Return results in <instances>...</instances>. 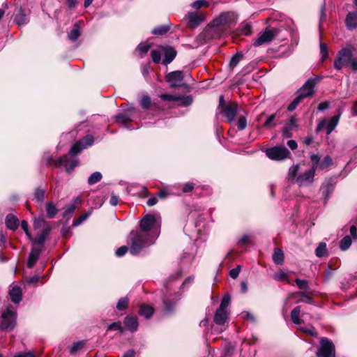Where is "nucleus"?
Instances as JSON below:
<instances>
[{"label":"nucleus","instance_id":"nucleus-10","mask_svg":"<svg viewBox=\"0 0 357 357\" xmlns=\"http://www.w3.org/2000/svg\"><path fill=\"white\" fill-rule=\"evenodd\" d=\"M342 113L338 112L337 115L333 116L328 122L326 120L320 121L317 126V130L320 131L323 128L326 130V134L329 135L337 126Z\"/></svg>","mask_w":357,"mask_h":357},{"label":"nucleus","instance_id":"nucleus-24","mask_svg":"<svg viewBox=\"0 0 357 357\" xmlns=\"http://www.w3.org/2000/svg\"><path fill=\"white\" fill-rule=\"evenodd\" d=\"M51 231V227H46L43 231L38 234L36 238H34L33 243H38L39 245H43L46 238L49 236Z\"/></svg>","mask_w":357,"mask_h":357},{"label":"nucleus","instance_id":"nucleus-51","mask_svg":"<svg viewBox=\"0 0 357 357\" xmlns=\"http://www.w3.org/2000/svg\"><path fill=\"white\" fill-rule=\"evenodd\" d=\"M116 121L122 124H126L127 122L132 121L127 114H119L115 116Z\"/></svg>","mask_w":357,"mask_h":357},{"label":"nucleus","instance_id":"nucleus-63","mask_svg":"<svg viewBox=\"0 0 357 357\" xmlns=\"http://www.w3.org/2000/svg\"><path fill=\"white\" fill-rule=\"evenodd\" d=\"M45 223V221L44 220V218L42 216V217H39L38 218H36L34 220V222H33V227L35 229H39L42 226H43Z\"/></svg>","mask_w":357,"mask_h":357},{"label":"nucleus","instance_id":"nucleus-3","mask_svg":"<svg viewBox=\"0 0 357 357\" xmlns=\"http://www.w3.org/2000/svg\"><path fill=\"white\" fill-rule=\"evenodd\" d=\"M46 160L48 165H54L56 167L64 165L66 172L69 174L79 165V160L77 158L68 155H65L56 160H53L52 158H47Z\"/></svg>","mask_w":357,"mask_h":357},{"label":"nucleus","instance_id":"nucleus-49","mask_svg":"<svg viewBox=\"0 0 357 357\" xmlns=\"http://www.w3.org/2000/svg\"><path fill=\"white\" fill-rule=\"evenodd\" d=\"M275 119V114H271L267 116V119L264 123V127L269 129H272L275 128V124L273 123V121Z\"/></svg>","mask_w":357,"mask_h":357},{"label":"nucleus","instance_id":"nucleus-25","mask_svg":"<svg viewBox=\"0 0 357 357\" xmlns=\"http://www.w3.org/2000/svg\"><path fill=\"white\" fill-rule=\"evenodd\" d=\"M220 24H208L204 31L205 36L208 39L218 36V33H211V32L218 31Z\"/></svg>","mask_w":357,"mask_h":357},{"label":"nucleus","instance_id":"nucleus-56","mask_svg":"<svg viewBox=\"0 0 357 357\" xmlns=\"http://www.w3.org/2000/svg\"><path fill=\"white\" fill-rule=\"evenodd\" d=\"M320 54L321 55L322 60L324 61L328 58V50L327 45L325 43H320Z\"/></svg>","mask_w":357,"mask_h":357},{"label":"nucleus","instance_id":"nucleus-42","mask_svg":"<svg viewBox=\"0 0 357 357\" xmlns=\"http://www.w3.org/2000/svg\"><path fill=\"white\" fill-rule=\"evenodd\" d=\"M128 303L129 298L128 297L121 298L116 304V309L120 311L125 310L127 307Z\"/></svg>","mask_w":357,"mask_h":357},{"label":"nucleus","instance_id":"nucleus-18","mask_svg":"<svg viewBox=\"0 0 357 357\" xmlns=\"http://www.w3.org/2000/svg\"><path fill=\"white\" fill-rule=\"evenodd\" d=\"M10 300L13 303L17 304L22 301V290L18 286H13L9 291Z\"/></svg>","mask_w":357,"mask_h":357},{"label":"nucleus","instance_id":"nucleus-32","mask_svg":"<svg viewBox=\"0 0 357 357\" xmlns=\"http://www.w3.org/2000/svg\"><path fill=\"white\" fill-rule=\"evenodd\" d=\"M301 306L295 307L291 312V319L295 324H301L303 321L299 318Z\"/></svg>","mask_w":357,"mask_h":357},{"label":"nucleus","instance_id":"nucleus-34","mask_svg":"<svg viewBox=\"0 0 357 357\" xmlns=\"http://www.w3.org/2000/svg\"><path fill=\"white\" fill-rule=\"evenodd\" d=\"M169 29L170 26L169 25L162 24L154 28L151 32L154 35L162 36L167 33Z\"/></svg>","mask_w":357,"mask_h":357},{"label":"nucleus","instance_id":"nucleus-36","mask_svg":"<svg viewBox=\"0 0 357 357\" xmlns=\"http://www.w3.org/2000/svg\"><path fill=\"white\" fill-rule=\"evenodd\" d=\"M303 95L297 93L296 97L292 100V102L288 105L287 109L289 112H293L296 109L298 105L304 100L302 98Z\"/></svg>","mask_w":357,"mask_h":357},{"label":"nucleus","instance_id":"nucleus-19","mask_svg":"<svg viewBox=\"0 0 357 357\" xmlns=\"http://www.w3.org/2000/svg\"><path fill=\"white\" fill-rule=\"evenodd\" d=\"M41 253V249L40 248H32L27 261V267L31 268L36 264Z\"/></svg>","mask_w":357,"mask_h":357},{"label":"nucleus","instance_id":"nucleus-2","mask_svg":"<svg viewBox=\"0 0 357 357\" xmlns=\"http://www.w3.org/2000/svg\"><path fill=\"white\" fill-rule=\"evenodd\" d=\"M298 165L291 166L288 172L289 180L294 181L299 187L309 186L314 182L315 175L314 168H310L303 172H301L298 175Z\"/></svg>","mask_w":357,"mask_h":357},{"label":"nucleus","instance_id":"nucleus-20","mask_svg":"<svg viewBox=\"0 0 357 357\" xmlns=\"http://www.w3.org/2000/svg\"><path fill=\"white\" fill-rule=\"evenodd\" d=\"M5 224L8 229L15 231L18 228L19 220L15 215L8 214L6 217Z\"/></svg>","mask_w":357,"mask_h":357},{"label":"nucleus","instance_id":"nucleus-5","mask_svg":"<svg viewBox=\"0 0 357 357\" xmlns=\"http://www.w3.org/2000/svg\"><path fill=\"white\" fill-rule=\"evenodd\" d=\"M320 348L317 352V357H335V345L327 337L320 339Z\"/></svg>","mask_w":357,"mask_h":357},{"label":"nucleus","instance_id":"nucleus-12","mask_svg":"<svg viewBox=\"0 0 357 357\" xmlns=\"http://www.w3.org/2000/svg\"><path fill=\"white\" fill-rule=\"evenodd\" d=\"M179 295L175 294L174 297L169 298L168 296H165L163 298V303H164V312L166 314H172L176 307V305L177 301L179 300Z\"/></svg>","mask_w":357,"mask_h":357},{"label":"nucleus","instance_id":"nucleus-22","mask_svg":"<svg viewBox=\"0 0 357 357\" xmlns=\"http://www.w3.org/2000/svg\"><path fill=\"white\" fill-rule=\"evenodd\" d=\"M188 22H203L206 20V15L203 12L190 13L188 15Z\"/></svg>","mask_w":357,"mask_h":357},{"label":"nucleus","instance_id":"nucleus-16","mask_svg":"<svg viewBox=\"0 0 357 357\" xmlns=\"http://www.w3.org/2000/svg\"><path fill=\"white\" fill-rule=\"evenodd\" d=\"M163 59L162 63L165 65L170 63L176 56V51L172 47L162 48Z\"/></svg>","mask_w":357,"mask_h":357},{"label":"nucleus","instance_id":"nucleus-35","mask_svg":"<svg viewBox=\"0 0 357 357\" xmlns=\"http://www.w3.org/2000/svg\"><path fill=\"white\" fill-rule=\"evenodd\" d=\"M333 190L334 186L329 183L324 185L321 188L322 195L326 199H328L329 198L330 195L333 192Z\"/></svg>","mask_w":357,"mask_h":357},{"label":"nucleus","instance_id":"nucleus-7","mask_svg":"<svg viewBox=\"0 0 357 357\" xmlns=\"http://www.w3.org/2000/svg\"><path fill=\"white\" fill-rule=\"evenodd\" d=\"M277 34V30L275 28L268 26L266 29L259 33L258 38L253 43L255 47H259L267 44L273 40Z\"/></svg>","mask_w":357,"mask_h":357},{"label":"nucleus","instance_id":"nucleus-1","mask_svg":"<svg viewBox=\"0 0 357 357\" xmlns=\"http://www.w3.org/2000/svg\"><path fill=\"white\" fill-rule=\"evenodd\" d=\"M139 230L132 231L129 235V251L132 255L153 245L160 234L159 217L153 214L146 215L139 222Z\"/></svg>","mask_w":357,"mask_h":357},{"label":"nucleus","instance_id":"nucleus-33","mask_svg":"<svg viewBox=\"0 0 357 357\" xmlns=\"http://www.w3.org/2000/svg\"><path fill=\"white\" fill-rule=\"evenodd\" d=\"M80 36V27L78 24H74L71 31L68 33V39L71 41H75Z\"/></svg>","mask_w":357,"mask_h":357},{"label":"nucleus","instance_id":"nucleus-54","mask_svg":"<svg viewBox=\"0 0 357 357\" xmlns=\"http://www.w3.org/2000/svg\"><path fill=\"white\" fill-rule=\"evenodd\" d=\"M208 6V2L206 0H197L192 3V7L195 10H198L202 7H206Z\"/></svg>","mask_w":357,"mask_h":357},{"label":"nucleus","instance_id":"nucleus-8","mask_svg":"<svg viewBox=\"0 0 357 357\" xmlns=\"http://www.w3.org/2000/svg\"><path fill=\"white\" fill-rule=\"evenodd\" d=\"M352 57V51L350 48H343L338 53L334 61V67L336 70H340L342 68L351 62Z\"/></svg>","mask_w":357,"mask_h":357},{"label":"nucleus","instance_id":"nucleus-55","mask_svg":"<svg viewBox=\"0 0 357 357\" xmlns=\"http://www.w3.org/2000/svg\"><path fill=\"white\" fill-rule=\"evenodd\" d=\"M151 58L155 63H159L161 61V52L158 50L151 51Z\"/></svg>","mask_w":357,"mask_h":357},{"label":"nucleus","instance_id":"nucleus-26","mask_svg":"<svg viewBox=\"0 0 357 357\" xmlns=\"http://www.w3.org/2000/svg\"><path fill=\"white\" fill-rule=\"evenodd\" d=\"M154 313V309L153 307L143 304L140 306L139 314V315L144 317L146 319H149Z\"/></svg>","mask_w":357,"mask_h":357},{"label":"nucleus","instance_id":"nucleus-13","mask_svg":"<svg viewBox=\"0 0 357 357\" xmlns=\"http://www.w3.org/2000/svg\"><path fill=\"white\" fill-rule=\"evenodd\" d=\"M238 111V105L236 103H231L227 105L222 112L225 114L227 119L228 122H232Z\"/></svg>","mask_w":357,"mask_h":357},{"label":"nucleus","instance_id":"nucleus-61","mask_svg":"<svg viewBox=\"0 0 357 357\" xmlns=\"http://www.w3.org/2000/svg\"><path fill=\"white\" fill-rule=\"evenodd\" d=\"M300 330L304 332L305 333H307L311 336L316 337L317 335V332L316 329L313 326L307 327V328H303L301 327Z\"/></svg>","mask_w":357,"mask_h":357},{"label":"nucleus","instance_id":"nucleus-40","mask_svg":"<svg viewBox=\"0 0 357 357\" xmlns=\"http://www.w3.org/2000/svg\"><path fill=\"white\" fill-rule=\"evenodd\" d=\"M352 241L349 236H344L340 243V248L342 250H347L351 245Z\"/></svg>","mask_w":357,"mask_h":357},{"label":"nucleus","instance_id":"nucleus-23","mask_svg":"<svg viewBox=\"0 0 357 357\" xmlns=\"http://www.w3.org/2000/svg\"><path fill=\"white\" fill-rule=\"evenodd\" d=\"M272 277L273 280L278 282H286L288 284L291 283L289 273L284 271L274 273Z\"/></svg>","mask_w":357,"mask_h":357},{"label":"nucleus","instance_id":"nucleus-14","mask_svg":"<svg viewBox=\"0 0 357 357\" xmlns=\"http://www.w3.org/2000/svg\"><path fill=\"white\" fill-rule=\"evenodd\" d=\"M238 19L237 13L234 11H227L222 13L218 17L215 18L212 22H235Z\"/></svg>","mask_w":357,"mask_h":357},{"label":"nucleus","instance_id":"nucleus-50","mask_svg":"<svg viewBox=\"0 0 357 357\" xmlns=\"http://www.w3.org/2000/svg\"><path fill=\"white\" fill-rule=\"evenodd\" d=\"M80 142L83 145L84 148L86 149L88 146H91L93 144L94 138H93V137L92 135H86V137H84L80 141Z\"/></svg>","mask_w":357,"mask_h":357},{"label":"nucleus","instance_id":"nucleus-4","mask_svg":"<svg viewBox=\"0 0 357 357\" xmlns=\"http://www.w3.org/2000/svg\"><path fill=\"white\" fill-rule=\"evenodd\" d=\"M16 324V312L13 310L12 306H8L6 310L1 314L0 321V330L11 331Z\"/></svg>","mask_w":357,"mask_h":357},{"label":"nucleus","instance_id":"nucleus-15","mask_svg":"<svg viewBox=\"0 0 357 357\" xmlns=\"http://www.w3.org/2000/svg\"><path fill=\"white\" fill-rule=\"evenodd\" d=\"M296 127V119L294 116H291L289 122L282 128V132L283 137L290 138L292 136L293 130Z\"/></svg>","mask_w":357,"mask_h":357},{"label":"nucleus","instance_id":"nucleus-62","mask_svg":"<svg viewBox=\"0 0 357 357\" xmlns=\"http://www.w3.org/2000/svg\"><path fill=\"white\" fill-rule=\"evenodd\" d=\"M90 215V213L82 214L77 220H75L73 223V227H77L85 221Z\"/></svg>","mask_w":357,"mask_h":357},{"label":"nucleus","instance_id":"nucleus-57","mask_svg":"<svg viewBox=\"0 0 357 357\" xmlns=\"http://www.w3.org/2000/svg\"><path fill=\"white\" fill-rule=\"evenodd\" d=\"M310 160L313 163V165L311 168H314V172L317 169H318V167L320 163V158L319 155L317 154H312L310 155Z\"/></svg>","mask_w":357,"mask_h":357},{"label":"nucleus","instance_id":"nucleus-45","mask_svg":"<svg viewBox=\"0 0 357 357\" xmlns=\"http://www.w3.org/2000/svg\"><path fill=\"white\" fill-rule=\"evenodd\" d=\"M332 158L329 155H326L324 158L320 162L318 169H324L328 167L332 164Z\"/></svg>","mask_w":357,"mask_h":357},{"label":"nucleus","instance_id":"nucleus-43","mask_svg":"<svg viewBox=\"0 0 357 357\" xmlns=\"http://www.w3.org/2000/svg\"><path fill=\"white\" fill-rule=\"evenodd\" d=\"M179 105L181 106H188L192 102V98L191 96H178Z\"/></svg>","mask_w":357,"mask_h":357},{"label":"nucleus","instance_id":"nucleus-58","mask_svg":"<svg viewBox=\"0 0 357 357\" xmlns=\"http://www.w3.org/2000/svg\"><path fill=\"white\" fill-rule=\"evenodd\" d=\"M150 104L151 98H149V96L147 95L143 96L140 100L141 106L144 109H147L150 106Z\"/></svg>","mask_w":357,"mask_h":357},{"label":"nucleus","instance_id":"nucleus-9","mask_svg":"<svg viewBox=\"0 0 357 357\" xmlns=\"http://www.w3.org/2000/svg\"><path fill=\"white\" fill-rule=\"evenodd\" d=\"M183 78V73L180 70L171 72L166 76V80L172 88L185 86Z\"/></svg>","mask_w":357,"mask_h":357},{"label":"nucleus","instance_id":"nucleus-31","mask_svg":"<svg viewBox=\"0 0 357 357\" xmlns=\"http://www.w3.org/2000/svg\"><path fill=\"white\" fill-rule=\"evenodd\" d=\"M307 293L310 294V291H308V292H305V291L296 292V293L291 294L289 297H292V296L298 295V296L303 297V298L298 300L297 301V303L305 302V303H307L309 304H313L314 301H313L312 298L310 296L307 295Z\"/></svg>","mask_w":357,"mask_h":357},{"label":"nucleus","instance_id":"nucleus-46","mask_svg":"<svg viewBox=\"0 0 357 357\" xmlns=\"http://www.w3.org/2000/svg\"><path fill=\"white\" fill-rule=\"evenodd\" d=\"M296 284L300 289L304 290L305 292H308L307 290L309 289V284L307 280L296 279Z\"/></svg>","mask_w":357,"mask_h":357},{"label":"nucleus","instance_id":"nucleus-64","mask_svg":"<svg viewBox=\"0 0 357 357\" xmlns=\"http://www.w3.org/2000/svg\"><path fill=\"white\" fill-rule=\"evenodd\" d=\"M346 22H357V12L349 13L347 16Z\"/></svg>","mask_w":357,"mask_h":357},{"label":"nucleus","instance_id":"nucleus-59","mask_svg":"<svg viewBox=\"0 0 357 357\" xmlns=\"http://www.w3.org/2000/svg\"><path fill=\"white\" fill-rule=\"evenodd\" d=\"M250 242V236L248 234H243L242 237L238 241L239 246H244L249 244Z\"/></svg>","mask_w":357,"mask_h":357},{"label":"nucleus","instance_id":"nucleus-28","mask_svg":"<svg viewBox=\"0 0 357 357\" xmlns=\"http://www.w3.org/2000/svg\"><path fill=\"white\" fill-rule=\"evenodd\" d=\"M85 345L84 340H79L73 342V344L69 347V353L70 355H76Z\"/></svg>","mask_w":357,"mask_h":357},{"label":"nucleus","instance_id":"nucleus-27","mask_svg":"<svg viewBox=\"0 0 357 357\" xmlns=\"http://www.w3.org/2000/svg\"><path fill=\"white\" fill-rule=\"evenodd\" d=\"M268 20L272 22H282L283 21H287L288 17L280 12L274 11L270 15Z\"/></svg>","mask_w":357,"mask_h":357},{"label":"nucleus","instance_id":"nucleus-47","mask_svg":"<svg viewBox=\"0 0 357 357\" xmlns=\"http://www.w3.org/2000/svg\"><path fill=\"white\" fill-rule=\"evenodd\" d=\"M34 198L37 202L42 203L45 199V190L37 188L34 192Z\"/></svg>","mask_w":357,"mask_h":357},{"label":"nucleus","instance_id":"nucleus-53","mask_svg":"<svg viewBox=\"0 0 357 357\" xmlns=\"http://www.w3.org/2000/svg\"><path fill=\"white\" fill-rule=\"evenodd\" d=\"M21 227L24 230V233L26 234V235L28 237V238L29 239V241H33L34 238H33V236H31V234H30V232L29 231V229H28L29 225H28V222L26 220L22 221Z\"/></svg>","mask_w":357,"mask_h":357},{"label":"nucleus","instance_id":"nucleus-44","mask_svg":"<svg viewBox=\"0 0 357 357\" xmlns=\"http://www.w3.org/2000/svg\"><path fill=\"white\" fill-rule=\"evenodd\" d=\"M108 331H119L121 333H123L124 328L122 326L121 321H116L110 324L107 326Z\"/></svg>","mask_w":357,"mask_h":357},{"label":"nucleus","instance_id":"nucleus-48","mask_svg":"<svg viewBox=\"0 0 357 357\" xmlns=\"http://www.w3.org/2000/svg\"><path fill=\"white\" fill-rule=\"evenodd\" d=\"M231 301V297L229 294H225L221 301V303L218 309L227 310Z\"/></svg>","mask_w":357,"mask_h":357},{"label":"nucleus","instance_id":"nucleus-30","mask_svg":"<svg viewBox=\"0 0 357 357\" xmlns=\"http://www.w3.org/2000/svg\"><path fill=\"white\" fill-rule=\"evenodd\" d=\"M273 260L275 264L280 265L284 261V253L280 248H275L273 255Z\"/></svg>","mask_w":357,"mask_h":357},{"label":"nucleus","instance_id":"nucleus-52","mask_svg":"<svg viewBox=\"0 0 357 357\" xmlns=\"http://www.w3.org/2000/svg\"><path fill=\"white\" fill-rule=\"evenodd\" d=\"M242 58H243V54H241V53H236V54H234L230 60V63H229L230 66L232 68H234L235 66H236Z\"/></svg>","mask_w":357,"mask_h":357},{"label":"nucleus","instance_id":"nucleus-39","mask_svg":"<svg viewBox=\"0 0 357 357\" xmlns=\"http://www.w3.org/2000/svg\"><path fill=\"white\" fill-rule=\"evenodd\" d=\"M77 206L75 204H71L70 205L66 206L63 213V217L64 218H70L72 216Z\"/></svg>","mask_w":357,"mask_h":357},{"label":"nucleus","instance_id":"nucleus-37","mask_svg":"<svg viewBox=\"0 0 357 357\" xmlns=\"http://www.w3.org/2000/svg\"><path fill=\"white\" fill-rule=\"evenodd\" d=\"M84 149V148L83 145L82 144V143L80 142V141L77 142L76 143H75L73 145V146L70 149L69 155H70V156L76 155L77 154L79 153Z\"/></svg>","mask_w":357,"mask_h":357},{"label":"nucleus","instance_id":"nucleus-41","mask_svg":"<svg viewBox=\"0 0 357 357\" xmlns=\"http://www.w3.org/2000/svg\"><path fill=\"white\" fill-rule=\"evenodd\" d=\"M102 179V174L99 172H95L90 175L88 178V183L89 185H93Z\"/></svg>","mask_w":357,"mask_h":357},{"label":"nucleus","instance_id":"nucleus-6","mask_svg":"<svg viewBox=\"0 0 357 357\" xmlns=\"http://www.w3.org/2000/svg\"><path fill=\"white\" fill-rule=\"evenodd\" d=\"M266 155L271 160H282L291 155L290 151L284 146H275L266 150Z\"/></svg>","mask_w":357,"mask_h":357},{"label":"nucleus","instance_id":"nucleus-11","mask_svg":"<svg viewBox=\"0 0 357 357\" xmlns=\"http://www.w3.org/2000/svg\"><path fill=\"white\" fill-rule=\"evenodd\" d=\"M317 84V79H309L298 90L297 93L303 95V99L311 96L314 93V89Z\"/></svg>","mask_w":357,"mask_h":357},{"label":"nucleus","instance_id":"nucleus-17","mask_svg":"<svg viewBox=\"0 0 357 357\" xmlns=\"http://www.w3.org/2000/svg\"><path fill=\"white\" fill-rule=\"evenodd\" d=\"M124 325L126 328L131 331L135 332L138 328V319L137 317L132 315H128L124 318Z\"/></svg>","mask_w":357,"mask_h":357},{"label":"nucleus","instance_id":"nucleus-60","mask_svg":"<svg viewBox=\"0 0 357 357\" xmlns=\"http://www.w3.org/2000/svg\"><path fill=\"white\" fill-rule=\"evenodd\" d=\"M247 126V120L245 116H240L238 122H237V127L239 130H244Z\"/></svg>","mask_w":357,"mask_h":357},{"label":"nucleus","instance_id":"nucleus-29","mask_svg":"<svg viewBox=\"0 0 357 357\" xmlns=\"http://www.w3.org/2000/svg\"><path fill=\"white\" fill-rule=\"evenodd\" d=\"M47 216L49 218H53L58 213V209L56 208L54 202L50 201L46 204Z\"/></svg>","mask_w":357,"mask_h":357},{"label":"nucleus","instance_id":"nucleus-38","mask_svg":"<svg viewBox=\"0 0 357 357\" xmlns=\"http://www.w3.org/2000/svg\"><path fill=\"white\" fill-rule=\"evenodd\" d=\"M316 255L318 257H323L327 255L326 244L325 243H320L315 250Z\"/></svg>","mask_w":357,"mask_h":357},{"label":"nucleus","instance_id":"nucleus-21","mask_svg":"<svg viewBox=\"0 0 357 357\" xmlns=\"http://www.w3.org/2000/svg\"><path fill=\"white\" fill-rule=\"evenodd\" d=\"M227 311L218 308L215 313L213 319L216 324L223 325L227 321Z\"/></svg>","mask_w":357,"mask_h":357}]
</instances>
